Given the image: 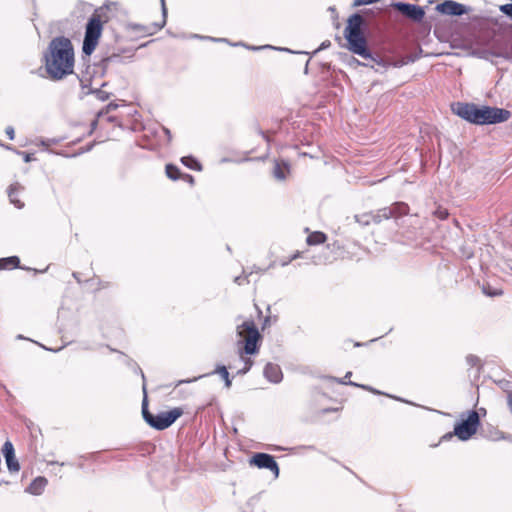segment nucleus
I'll return each instance as SVG.
<instances>
[{
    "label": "nucleus",
    "mask_w": 512,
    "mask_h": 512,
    "mask_svg": "<svg viewBox=\"0 0 512 512\" xmlns=\"http://www.w3.org/2000/svg\"><path fill=\"white\" fill-rule=\"evenodd\" d=\"M46 73L54 81L73 73L74 48L70 39L64 36L53 38L43 55Z\"/></svg>",
    "instance_id": "f257e3e1"
},
{
    "label": "nucleus",
    "mask_w": 512,
    "mask_h": 512,
    "mask_svg": "<svg viewBox=\"0 0 512 512\" xmlns=\"http://www.w3.org/2000/svg\"><path fill=\"white\" fill-rule=\"evenodd\" d=\"M365 25L364 18L355 13L348 18L347 26L344 30V37L348 43V49L362 58L369 60V63L364 64L365 66L373 67V64L379 66H385L384 60L377 54L371 53L367 46V39L363 33V27Z\"/></svg>",
    "instance_id": "f03ea898"
},
{
    "label": "nucleus",
    "mask_w": 512,
    "mask_h": 512,
    "mask_svg": "<svg viewBox=\"0 0 512 512\" xmlns=\"http://www.w3.org/2000/svg\"><path fill=\"white\" fill-rule=\"evenodd\" d=\"M236 333L238 337L244 338V347L240 354L244 366L237 371V374L244 375L251 369L253 361L250 358H244L242 354L253 355L258 353L259 341L262 337L253 320H248L238 325L236 327Z\"/></svg>",
    "instance_id": "7ed1b4c3"
},
{
    "label": "nucleus",
    "mask_w": 512,
    "mask_h": 512,
    "mask_svg": "<svg viewBox=\"0 0 512 512\" xmlns=\"http://www.w3.org/2000/svg\"><path fill=\"white\" fill-rule=\"evenodd\" d=\"M183 414V409L175 407L169 411H162L153 414L148 410L147 396L142 401V416L145 422L156 430H164L169 428Z\"/></svg>",
    "instance_id": "20e7f679"
},
{
    "label": "nucleus",
    "mask_w": 512,
    "mask_h": 512,
    "mask_svg": "<svg viewBox=\"0 0 512 512\" xmlns=\"http://www.w3.org/2000/svg\"><path fill=\"white\" fill-rule=\"evenodd\" d=\"M479 425V413L475 410H471L468 412L466 419L455 424L453 432H448L441 437V441H448L453 436L458 437L461 441H467L476 433Z\"/></svg>",
    "instance_id": "39448f33"
},
{
    "label": "nucleus",
    "mask_w": 512,
    "mask_h": 512,
    "mask_svg": "<svg viewBox=\"0 0 512 512\" xmlns=\"http://www.w3.org/2000/svg\"><path fill=\"white\" fill-rule=\"evenodd\" d=\"M103 30L101 19L98 15L93 14L85 28V35L83 40L82 51L85 55L90 56L95 50L99 38Z\"/></svg>",
    "instance_id": "423d86ee"
},
{
    "label": "nucleus",
    "mask_w": 512,
    "mask_h": 512,
    "mask_svg": "<svg viewBox=\"0 0 512 512\" xmlns=\"http://www.w3.org/2000/svg\"><path fill=\"white\" fill-rule=\"evenodd\" d=\"M511 117L509 110L497 107L482 106L476 110L475 123L477 125L497 124L507 121Z\"/></svg>",
    "instance_id": "0eeeda50"
},
{
    "label": "nucleus",
    "mask_w": 512,
    "mask_h": 512,
    "mask_svg": "<svg viewBox=\"0 0 512 512\" xmlns=\"http://www.w3.org/2000/svg\"><path fill=\"white\" fill-rule=\"evenodd\" d=\"M96 68L97 66L92 67L87 65L85 70L80 71L76 76L80 82L82 90L87 89V91H84L85 95L94 94L100 101H105L109 98V93L103 91L101 88H91V82L96 74Z\"/></svg>",
    "instance_id": "6e6552de"
},
{
    "label": "nucleus",
    "mask_w": 512,
    "mask_h": 512,
    "mask_svg": "<svg viewBox=\"0 0 512 512\" xmlns=\"http://www.w3.org/2000/svg\"><path fill=\"white\" fill-rule=\"evenodd\" d=\"M393 7L404 17L416 23L421 22L425 16L424 8L416 4L399 1L393 3Z\"/></svg>",
    "instance_id": "1a4fd4ad"
},
{
    "label": "nucleus",
    "mask_w": 512,
    "mask_h": 512,
    "mask_svg": "<svg viewBox=\"0 0 512 512\" xmlns=\"http://www.w3.org/2000/svg\"><path fill=\"white\" fill-rule=\"evenodd\" d=\"M249 463L259 469L270 470L275 477L279 476V466L275 458L267 453H255Z\"/></svg>",
    "instance_id": "9d476101"
},
{
    "label": "nucleus",
    "mask_w": 512,
    "mask_h": 512,
    "mask_svg": "<svg viewBox=\"0 0 512 512\" xmlns=\"http://www.w3.org/2000/svg\"><path fill=\"white\" fill-rule=\"evenodd\" d=\"M436 11L443 15L462 16L469 12V7L453 0H445L436 6Z\"/></svg>",
    "instance_id": "9b49d317"
},
{
    "label": "nucleus",
    "mask_w": 512,
    "mask_h": 512,
    "mask_svg": "<svg viewBox=\"0 0 512 512\" xmlns=\"http://www.w3.org/2000/svg\"><path fill=\"white\" fill-rule=\"evenodd\" d=\"M390 218L391 210L389 209H379L375 213H365L359 216H355L356 221L362 226H367L371 223L379 224L383 220H388Z\"/></svg>",
    "instance_id": "f8f14e48"
},
{
    "label": "nucleus",
    "mask_w": 512,
    "mask_h": 512,
    "mask_svg": "<svg viewBox=\"0 0 512 512\" xmlns=\"http://www.w3.org/2000/svg\"><path fill=\"white\" fill-rule=\"evenodd\" d=\"M453 112L462 119L475 123L477 105L473 103L457 102L452 107Z\"/></svg>",
    "instance_id": "ddd939ff"
},
{
    "label": "nucleus",
    "mask_w": 512,
    "mask_h": 512,
    "mask_svg": "<svg viewBox=\"0 0 512 512\" xmlns=\"http://www.w3.org/2000/svg\"><path fill=\"white\" fill-rule=\"evenodd\" d=\"M129 53V58L133 57V52L130 49H113L111 52H107L100 60L99 66L101 67V76L105 74L106 69L112 62H121V54Z\"/></svg>",
    "instance_id": "4468645a"
},
{
    "label": "nucleus",
    "mask_w": 512,
    "mask_h": 512,
    "mask_svg": "<svg viewBox=\"0 0 512 512\" xmlns=\"http://www.w3.org/2000/svg\"><path fill=\"white\" fill-rule=\"evenodd\" d=\"M210 374H219L221 376V378L224 380L225 382V387L226 388H230L231 385H232V382H231V379L229 377V372L226 368V366L224 365H218L216 367V369L212 372V373H208V374H204V375H200L198 377H194L192 379H182V380H178L176 383H175V388L180 386L181 384H184V383H191V382H195L197 381L198 379L202 378V377H205V376H208Z\"/></svg>",
    "instance_id": "2eb2a0df"
},
{
    "label": "nucleus",
    "mask_w": 512,
    "mask_h": 512,
    "mask_svg": "<svg viewBox=\"0 0 512 512\" xmlns=\"http://www.w3.org/2000/svg\"><path fill=\"white\" fill-rule=\"evenodd\" d=\"M264 377L271 383H280L283 379V373L279 365L267 363L263 371Z\"/></svg>",
    "instance_id": "dca6fc26"
},
{
    "label": "nucleus",
    "mask_w": 512,
    "mask_h": 512,
    "mask_svg": "<svg viewBox=\"0 0 512 512\" xmlns=\"http://www.w3.org/2000/svg\"><path fill=\"white\" fill-rule=\"evenodd\" d=\"M13 268H19V269L29 270V271L31 270V268H29V267L20 265V259L18 256H10V257L0 258V269H13ZM46 270H47V268L45 270H41V271L32 269V271H34V273H43Z\"/></svg>",
    "instance_id": "f3484780"
},
{
    "label": "nucleus",
    "mask_w": 512,
    "mask_h": 512,
    "mask_svg": "<svg viewBox=\"0 0 512 512\" xmlns=\"http://www.w3.org/2000/svg\"><path fill=\"white\" fill-rule=\"evenodd\" d=\"M290 163L285 159H275L273 176L278 180H285L287 175L290 173Z\"/></svg>",
    "instance_id": "a211bd4d"
},
{
    "label": "nucleus",
    "mask_w": 512,
    "mask_h": 512,
    "mask_svg": "<svg viewBox=\"0 0 512 512\" xmlns=\"http://www.w3.org/2000/svg\"><path fill=\"white\" fill-rule=\"evenodd\" d=\"M47 484L48 481L45 477L38 476L29 484V486L25 489V492L36 496L41 495L44 492Z\"/></svg>",
    "instance_id": "6ab92c4d"
},
{
    "label": "nucleus",
    "mask_w": 512,
    "mask_h": 512,
    "mask_svg": "<svg viewBox=\"0 0 512 512\" xmlns=\"http://www.w3.org/2000/svg\"><path fill=\"white\" fill-rule=\"evenodd\" d=\"M22 189L21 185L19 183L11 184L8 188V196L10 199V202L17 207L18 209H21L24 207V203L21 202L18 199V193Z\"/></svg>",
    "instance_id": "aec40b11"
},
{
    "label": "nucleus",
    "mask_w": 512,
    "mask_h": 512,
    "mask_svg": "<svg viewBox=\"0 0 512 512\" xmlns=\"http://www.w3.org/2000/svg\"><path fill=\"white\" fill-rule=\"evenodd\" d=\"M384 209L391 210V218H398L403 215H407L409 212V206L403 202H397L390 207H385Z\"/></svg>",
    "instance_id": "412c9836"
},
{
    "label": "nucleus",
    "mask_w": 512,
    "mask_h": 512,
    "mask_svg": "<svg viewBox=\"0 0 512 512\" xmlns=\"http://www.w3.org/2000/svg\"><path fill=\"white\" fill-rule=\"evenodd\" d=\"M327 236L323 232L315 231L308 235L306 242L308 245H319L326 241Z\"/></svg>",
    "instance_id": "4be33fe9"
},
{
    "label": "nucleus",
    "mask_w": 512,
    "mask_h": 512,
    "mask_svg": "<svg viewBox=\"0 0 512 512\" xmlns=\"http://www.w3.org/2000/svg\"><path fill=\"white\" fill-rule=\"evenodd\" d=\"M181 162L183 165H185L189 169L196 170V171L202 170L201 163L193 156H184L181 158Z\"/></svg>",
    "instance_id": "5701e85b"
},
{
    "label": "nucleus",
    "mask_w": 512,
    "mask_h": 512,
    "mask_svg": "<svg viewBox=\"0 0 512 512\" xmlns=\"http://www.w3.org/2000/svg\"><path fill=\"white\" fill-rule=\"evenodd\" d=\"M165 170L167 177L172 180H177L180 177L179 168L173 164H167Z\"/></svg>",
    "instance_id": "b1692460"
},
{
    "label": "nucleus",
    "mask_w": 512,
    "mask_h": 512,
    "mask_svg": "<svg viewBox=\"0 0 512 512\" xmlns=\"http://www.w3.org/2000/svg\"><path fill=\"white\" fill-rule=\"evenodd\" d=\"M5 460H6L7 468L11 473H16L20 470V464H19L18 460L16 459L15 455L5 458Z\"/></svg>",
    "instance_id": "393cba45"
},
{
    "label": "nucleus",
    "mask_w": 512,
    "mask_h": 512,
    "mask_svg": "<svg viewBox=\"0 0 512 512\" xmlns=\"http://www.w3.org/2000/svg\"><path fill=\"white\" fill-rule=\"evenodd\" d=\"M3 455L5 458L11 457L15 455L13 444L10 441H6L3 445L2 449Z\"/></svg>",
    "instance_id": "a878e982"
},
{
    "label": "nucleus",
    "mask_w": 512,
    "mask_h": 512,
    "mask_svg": "<svg viewBox=\"0 0 512 512\" xmlns=\"http://www.w3.org/2000/svg\"><path fill=\"white\" fill-rule=\"evenodd\" d=\"M155 24H156V23H153V24H152L153 29L147 28V27H145V26H143V25H140V24H135V25H133V29H134V30H136V31L144 32V33H146V34L151 35V34H153V33H155V32H157V31H159V30H160V29H157V30H156V28H155Z\"/></svg>",
    "instance_id": "bb28decb"
},
{
    "label": "nucleus",
    "mask_w": 512,
    "mask_h": 512,
    "mask_svg": "<svg viewBox=\"0 0 512 512\" xmlns=\"http://www.w3.org/2000/svg\"><path fill=\"white\" fill-rule=\"evenodd\" d=\"M117 108H118V104L111 102L98 112L97 117H102L104 115H107L108 113L116 110Z\"/></svg>",
    "instance_id": "cd10ccee"
},
{
    "label": "nucleus",
    "mask_w": 512,
    "mask_h": 512,
    "mask_svg": "<svg viewBox=\"0 0 512 512\" xmlns=\"http://www.w3.org/2000/svg\"><path fill=\"white\" fill-rule=\"evenodd\" d=\"M433 215L440 220H445L448 218L449 212L446 208L439 206L435 209V211L433 212Z\"/></svg>",
    "instance_id": "c85d7f7f"
},
{
    "label": "nucleus",
    "mask_w": 512,
    "mask_h": 512,
    "mask_svg": "<svg viewBox=\"0 0 512 512\" xmlns=\"http://www.w3.org/2000/svg\"><path fill=\"white\" fill-rule=\"evenodd\" d=\"M351 375H352V372L349 371L345 374V376L343 378L332 377L331 379H333L335 382H337L339 384L355 386V385H357V383L352 382V381H347V379L350 378Z\"/></svg>",
    "instance_id": "c756f323"
},
{
    "label": "nucleus",
    "mask_w": 512,
    "mask_h": 512,
    "mask_svg": "<svg viewBox=\"0 0 512 512\" xmlns=\"http://www.w3.org/2000/svg\"><path fill=\"white\" fill-rule=\"evenodd\" d=\"M161 10H162V22L161 24H155V28L156 30L157 29H162L165 24H166V18H167V8H166V5H165V0H161Z\"/></svg>",
    "instance_id": "7c9ffc66"
},
{
    "label": "nucleus",
    "mask_w": 512,
    "mask_h": 512,
    "mask_svg": "<svg viewBox=\"0 0 512 512\" xmlns=\"http://www.w3.org/2000/svg\"><path fill=\"white\" fill-rule=\"evenodd\" d=\"M500 11L508 17L512 18V3H507L500 6Z\"/></svg>",
    "instance_id": "2f4dec72"
},
{
    "label": "nucleus",
    "mask_w": 512,
    "mask_h": 512,
    "mask_svg": "<svg viewBox=\"0 0 512 512\" xmlns=\"http://www.w3.org/2000/svg\"><path fill=\"white\" fill-rule=\"evenodd\" d=\"M252 274V272H250L249 274H246L245 271H243V274L240 275V276H237L234 278V282L238 285H242L243 284V281L244 280H247L248 281V277Z\"/></svg>",
    "instance_id": "473e14b6"
},
{
    "label": "nucleus",
    "mask_w": 512,
    "mask_h": 512,
    "mask_svg": "<svg viewBox=\"0 0 512 512\" xmlns=\"http://www.w3.org/2000/svg\"><path fill=\"white\" fill-rule=\"evenodd\" d=\"M137 374H140L141 375V378L143 380V386H142V389H143V393H144V396H146V378H145V375L142 371V369L140 367H137L136 371H135Z\"/></svg>",
    "instance_id": "72a5a7b5"
},
{
    "label": "nucleus",
    "mask_w": 512,
    "mask_h": 512,
    "mask_svg": "<svg viewBox=\"0 0 512 512\" xmlns=\"http://www.w3.org/2000/svg\"><path fill=\"white\" fill-rule=\"evenodd\" d=\"M5 132H6V135L8 136V138L10 140H13L14 137H15V131H14V128L12 126H8L6 127L5 129Z\"/></svg>",
    "instance_id": "f704fd0d"
},
{
    "label": "nucleus",
    "mask_w": 512,
    "mask_h": 512,
    "mask_svg": "<svg viewBox=\"0 0 512 512\" xmlns=\"http://www.w3.org/2000/svg\"><path fill=\"white\" fill-rule=\"evenodd\" d=\"M17 153H18V154L23 155V157H24V161H25L26 163L31 162L32 160H34V159H35V158L33 157V154H29V153H25V152H20V151H18Z\"/></svg>",
    "instance_id": "c9c22d12"
},
{
    "label": "nucleus",
    "mask_w": 512,
    "mask_h": 512,
    "mask_svg": "<svg viewBox=\"0 0 512 512\" xmlns=\"http://www.w3.org/2000/svg\"><path fill=\"white\" fill-rule=\"evenodd\" d=\"M467 362L471 365V366H474L476 365L477 361H478V358L474 355H468L467 356Z\"/></svg>",
    "instance_id": "e433bc0d"
},
{
    "label": "nucleus",
    "mask_w": 512,
    "mask_h": 512,
    "mask_svg": "<svg viewBox=\"0 0 512 512\" xmlns=\"http://www.w3.org/2000/svg\"><path fill=\"white\" fill-rule=\"evenodd\" d=\"M186 182H188L190 185L194 184V177L190 174H185L182 177Z\"/></svg>",
    "instance_id": "4c0bfd02"
},
{
    "label": "nucleus",
    "mask_w": 512,
    "mask_h": 512,
    "mask_svg": "<svg viewBox=\"0 0 512 512\" xmlns=\"http://www.w3.org/2000/svg\"><path fill=\"white\" fill-rule=\"evenodd\" d=\"M507 405H508L509 411L512 414V392H509L507 394Z\"/></svg>",
    "instance_id": "58836bf2"
},
{
    "label": "nucleus",
    "mask_w": 512,
    "mask_h": 512,
    "mask_svg": "<svg viewBox=\"0 0 512 512\" xmlns=\"http://www.w3.org/2000/svg\"><path fill=\"white\" fill-rule=\"evenodd\" d=\"M330 44H331V43H330V41H328V40H326V41L322 42V44L320 45V47H319L318 51H319V50H322V49H326V48H328V47L330 46ZM316 52H317V50H316L314 53H316Z\"/></svg>",
    "instance_id": "ea45409f"
},
{
    "label": "nucleus",
    "mask_w": 512,
    "mask_h": 512,
    "mask_svg": "<svg viewBox=\"0 0 512 512\" xmlns=\"http://www.w3.org/2000/svg\"><path fill=\"white\" fill-rule=\"evenodd\" d=\"M298 257H299V253H296L288 261L284 262L282 265L285 266V265L289 264L292 260H294Z\"/></svg>",
    "instance_id": "a19ab883"
},
{
    "label": "nucleus",
    "mask_w": 512,
    "mask_h": 512,
    "mask_svg": "<svg viewBox=\"0 0 512 512\" xmlns=\"http://www.w3.org/2000/svg\"><path fill=\"white\" fill-rule=\"evenodd\" d=\"M356 387H360V388H363L365 390H368V391H371L372 390V387L371 386H368V385H360V384H357L355 385Z\"/></svg>",
    "instance_id": "79ce46f5"
},
{
    "label": "nucleus",
    "mask_w": 512,
    "mask_h": 512,
    "mask_svg": "<svg viewBox=\"0 0 512 512\" xmlns=\"http://www.w3.org/2000/svg\"><path fill=\"white\" fill-rule=\"evenodd\" d=\"M207 39H210L212 41H216V42H224L226 41V39L224 38H212V37H207Z\"/></svg>",
    "instance_id": "37998d69"
},
{
    "label": "nucleus",
    "mask_w": 512,
    "mask_h": 512,
    "mask_svg": "<svg viewBox=\"0 0 512 512\" xmlns=\"http://www.w3.org/2000/svg\"><path fill=\"white\" fill-rule=\"evenodd\" d=\"M107 121L111 122V123H116L117 122V118L115 116H108L107 117Z\"/></svg>",
    "instance_id": "c03bdc74"
},
{
    "label": "nucleus",
    "mask_w": 512,
    "mask_h": 512,
    "mask_svg": "<svg viewBox=\"0 0 512 512\" xmlns=\"http://www.w3.org/2000/svg\"><path fill=\"white\" fill-rule=\"evenodd\" d=\"M49 465H60V466H64L65 463L64 462H58V461H51L48 463Z\"/></svg>",
    "instance_id": "a18cd8bd"
},
{
    "label": "nucleus",
    "mask_w": 512,
    "mask_h": 512,
    "mask_svg": "<svg viewBox=\"0 0 512 512\" xmlns=\"http://www.w3.org/2000/svg\"><path fill=\"white\" fill-rule=\"evenodd\" d=\"M164 132L168 136V140L170 141L171 140V132H170V130L167 129V128H164Z\"/></svg>",
    "instance_id": "49530a36"
},
{
    "label": "nucleus",
    "mask_w": 512,
    "mask_h": 512,
    "mask_svg": "<svg viewBox=\"0 0 512 512\" xmlns=\"http://www.w3.org/2000/svg\"><path fill=\"white\" fill-rule=\"evenodd\" d=\"M308 65H309V60L306 61V64H305V68H304V73L305 74H308Z\"/></svg>",
    "instance_id": "de8ad7c7"
},
{
    "label": "nucleus",
    "mask_w": 512,
    "mask_h": 512,
    "mask_svg": "<svg viewBox=\"0 0 512 512\" xmlns=\"http://www.w3.org/2000/svg\"><path fill=\"white\" fill-rule=\"evenodd\" d=\"M97 127V120H94L92 123H91V129L94 130L96 129Z\"/></svg>",
    "instance_id": "09e8293b"
},
{
    "label": "nucleus",
    "mask_w": 512,
    "mask_h": 512,
    "mask_svg": "<svg viewBox=\"0 0 512 512\" xmlns=\"http://www.w3.org/2000/svg\"><path fill=\"white\" fill-rule=\"evenodd\" d=\"M487 294L490 295V296H496V295L502 294V292L499 291V292H493V293H487Z\"/></svg>",
    "instance_id": "8fccbe9b"
},
{
    "label": "nucleus",
    "mask_w": 512,
    "mask_h": 512,
    "mask_svg": "<svg viewBox=\"0 0 512 512\" xmlns=\"http://www.w3.org/2000/svg\"><path fill=\"white\" fill-rule=\"evenodd\" d=\"M370 392H372V393H374V394H383L382 392H380V391H378V390L374 389L373 387H372V390H371Z\"/></svg>",
    "instance_id": "3c124183"
},
{
    "label": "nucleus",
    "mask_w": 512,
    "mask_h": 512,
    "mask_svg": "<svg viewBox=\"0 0 512 512\" xmlns=\"http://www.w3.org/2000/svg\"><path fill=\"white\" fill-rule=\"evenodd\" d=\"M73 277L78 281L80 282L79 278H78V273L77 272H73Z\"/></svg>",
    "instance_id": "603ef678"
},
{
    "label": "nucleus",
    "mask_w": 512,
    "mask_h": 512,
    "mask_svg": "<svg viewBox=\"0 0 512 512\" xmlns=\"http://www.w3.org/2000/svg\"><path fill=\"white\" fill-rule=\"evenodd\" d=\"M305 448H307V449H309V450H314V449H315V447H314V446H312V445H310V446H305Z\"/></svg>",
    "instance_id": "864d4df0"
},
{
    "label": "nucleus",
    "mask_w": 512,
    "mask_h": 512,
    "mask_svg": "<svg viewBox=\"0 0 512 512\" xmlns=\"http://www.w3.org/2000/svg\"><path fill=\"white\" fill-rule=\"evenodd\" d=\"M261 48H262V47H254V46H253V47H251V49H252V50H259V49H261Z\"/></svg>",
    "instance_id": "5fc2aeb1"
},
{
    "label": "nucleus",
    "mask_w": 512,
    "mask_h": 512,
    "mask_svg": "<svg viewBox=\"0 0 512 512\" xmlns=\"http://www.w3.org/2000/svg\"><path fill=\"white\" fill-rule=\"evenodd\" d=\"M283 50H284V51H286V52L294 53L293 51H291V50H289V49H287V48H285V49H283Z\"/></svg>",
    "instance_id": "6e6d98bb"
},
{
    "label": "nucleus",
    "mask_w": 512,
    "mask_h": 512,
    "mask_svg": "<svg viewBox=\"0 0 512 512\" xmlns=\"http://www.w3.org/2000/svg\"><path fill=\"white\" fill-rule=\"evenodd\" d=\"M480 411H481V413H485L486 412L485 409H483V408H480Z\"/></svg>",
    "instance_id": "4d7b16f0"
},
{
    "label": "nucleus",
    "mask_w": 512,
    "mask_h": 512,
    "mask_svg": "<svg viewBox=\"0 0 512 512\" xmlns=\"http://www.w3.org/2000/svg\"><path fill=\"white\" fill-rule=\"evenodd\" d=\"M480 411H481V413H485L486 412L485 409H483V408H480Z\"/></svg>",
    "instance_id": "13d9d810"
},
{
    "label": "nucleus",
    "mask_w": 512,
    "mask_h": 512,
    "mask_svg": "<svg viewBox=\"0 0 512 512\" xmlns=\"http://www.w3.org/2000/svg\"><path fill=\"white\" fill-rule=\"evenodd\" d=\"M104 86H106L105 82L100 85V87H104Z\"/></svg>",
    "instance_id": "bf43d9fd"
},
{
    "label": "nucleus",
    "mask_w": 512,
    "mask_h": 512,
    "mask_svg": "<svg viewBox=\"0 0 512 512\" xmlns=\"http://www.w3.org/2000/svg\"><path fill=\"white\" fill-rule=\"evenodd\" d=\"M42 145H48L45 141L41 142Z\"/></svg>",
    "instance_id": "052dcab7"
}]
</instances>
